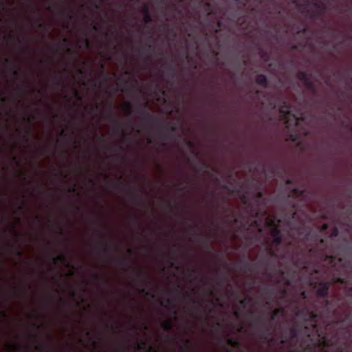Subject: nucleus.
I'll return each mask as SVG.
<instances>
[{
  "mask_svg": "<svg viewBox=\"0 0 352 352\" xmlns=\"http://www.w3.org/2000/svg\"><path fill=\"white\" fill-rule=\"evenodd\" d=\"M204 6L208 10L207 15H210L213 13V12H212L213 6L210 2H204Z\"/></svg>",
  "mask_w": 352,
  "mask_h": 352,
  "instance_id": "obj_22",
  "label": "nucleus"
},
{
  "mask_svg": "<svg viewBox=\"0 0 352 352\" xmlns=\"http://www.w3.org/2000/svg\"><path fill=\"white\" fill-rule=\"evenodd\" d=\"M11 346L15 350H19L21 349V345L19 344H13Z\"/></svg>",
  "mask_w": 352,
  "mask_h": 352,
  "instance_id": "obj_39",
  "label": "nucleus"
},
{
  "mask_svg": "<svg viewBox=\"0 0 352 352\" xmlns=\"http://www.w3.org/2000/svg\"><path fill=\"white\" fill-rule=\"evenodd\" d=\"M144 274V272L142 271H138V276H142Z\"/></svg>",
  "mask_w": 352,
  "mask_h": 352,
  "instance_id": "obj_63",
  "label": "nucleus"
},
{
  "mask_svg": "<svg viewBox=\"0 0 352 352\" xmlns=\"http://www.w3.org/2000/svg\"><path fill=\"white\" fill-rule=\"evenodd\" d=\"M305 241L310 243H320V248L324 256L323 265L327 267V273L331 276V281H321L318 283L316 294L321 298L329 296V289L334 283L346 284L352 278V262L338 257V250L333 249V244L324 239H319L316 233L309 232L305 235Z\"/></svg>",
  "mask_w": 352,
  "mask_h": 352,
  "instance_id": "obj_1",
  "label": "nucleus"
},
{
  "mask_svg": "<svg viewBox=\"0 0 352 352\" xmlns=\"http://www.w3.org/2000/svg\"><path fill=\"white\" fill-rule=\"evenodd\" d=\"M270 234L272 236V243L275 245H279L283 241L280 230L278 227H274L270 230Z\"/></svg>",
  "mask_w": 352,
  "mask_h": 352,
  "instance_id": "obj_7",
  "label": "nucleus"
},
{
  "mask_svg": "<svg viewBox=\"0 0 352 352\" xmlns=\"http://www.w3.org/2000/svg\"><path fill=\"white\" fill-rule=\"evenodd\" d=\"M85 45L87 46V47H89L90 46V43H89V41L87 38H85Z\"/></svg>",
  "mask_w": 352,
  "mask_h": 352,
  "instance_id": "obj_44",
  "label": "nucleus"
},
{
  "mask_svg": "<svg viewBox=\"0 0 352 352\" xmlns=\"http://www.w3.org/2000/svg\"><path fill=\"white\" fill-rule=\"evenodd\" d=\"M261 293L263 295H265V298L267 300L266 301V305H270V299L272 297V296L274 294V289L272 287H265L262 289H261Z\"/></svg>",
  "mask_w": 352,
  "mask_h": 352,
  "instance_id": "obj_10",
  "label": "nucleus"
},
{
  "mask_svg": "<svg viewBox=\"0 0 352 352\" xmlns=\"http://www.w3.org/2000/svg\"><path fill=\"white\" fill-rule=\"evenodd\" d=\"M140 293L146 296H150L151 298H154V295L151 294L147 289L143 288L140 290Z\"/></svg>",
  "mask_w": 352,
  "mask_h": 352,
  "instance_id": "obj_28",
  "label": "nucleus"
},
{
  "mask_svg": "<svg viewBox=\"0 0 352 352\" xmlns=\"http://www.w3.org/2000/svg\"><path fill=\"white\" fill-rule=\"evenodd\" d=\"M304 192H305L304 189H300L299 188L294 187L292 190V193L288 195V197H300V196L303 195Z\"/></svg>",
  "mask_w": 352,
  "mask_h": 352,
  "instance_id": "obj_14",
  "label": "nucleus"
},
{
  "mask_svg": "<svg viewBox=\"0 0 352 352\" xmlns=\"http://www.w3.org/2000/svg\"><path fill=\"white\" fill-rule=\"evenodd\" d=\"M93 29L95 30V31H98L99 30V28L98 26L96 25H93Z\"/></svg>",
  "mask_w": 352,
  "mask_h": 352,
  "instance_id": "obj_58",
  "label": "nucleus"
},
{
  "mask_svg": "<svg viewBox=\"0 0 352 352\" xmlns=\"http://www.w3.org/2000/svg\"><path fill=\"white\" fill-rule=\"evenodd\" d=\"M32 325L36 329H40L41 327V325H38L36 323H34Z\"/></svg>",
  "mask_w": 352,
  "mask_h": 352,
  "instance_id": "obj_60",
  "label": "nucleus"
},
{
  "mask_svg": "<svg viewBox=\"0 0 352 352\" xmlns=\"http://www.w3.org/2000/svg\"><path fill=\"white\" fill-rule=\"evenodd\" d=\"M148 351H149L150 352H157V351L153 350V348H152L151 346H149V347H148Z\"/></svg>",
  "mask_w": 352,
  "mask_h": 352,
  "instance_id": "obj_64",
  "label": "nucleus"
},
{
  "mask_svg": "<svg viewBox=\"0 0 352 352\" xmlns=\"http://www.w3.org/2000/svg\"><path fill=\"white\" fill-rule=\"evenodd\" d=\"M268 170H269V172L270 173V174L272 175V177L274 176V174H275V168H274V167L272 165H270L268 167Z\"/></svg>",
  "mask_w": 352,
  "mask_h": 352,
  "instance_id": "obj_32",
  "label": "nucleus"
},
{
  "mask_svg": "<svg viewBox=\"0 0 352 352\" xmlns=\"http://www.w3.org/2000/svg\"><path fill=\"white\" fill-rule=\"evenodd\" d=\"M197 168L200 171H203L204 173H208V166L205 162H200L197 166Z\"/></svg>",
  "mask_w": 352,
  "mask_h": 352,
  "instance_id": "obj_20",
  "label": "nucleus"
},
{
  "mask_svg": "<svg viewBox=\"0 0 352 352\" xmlns=\"http://www.w3.org/2000/svg\"><path fill=\"white\" fill-rule=\"evenodd\" d=\"M253 223L256 227H258L260 226V224L258 223V222L256 219H255Z\"/></svg>",
  "mask_w": 352,
  "mask_h": 352,
  "instance_id": "obj_53",
  "label": "nucleus"
},
{
  "mask_svg": "<svg viewBox=\"0 0 352 352\" xmlns=\"http://www.w3.org/2000/svg\"><path fill=\"white\" fill-rule=\"evenodd\" d=\"M260 211L258 210H257L256 211H254V213L252 214V216H254V217L257 218L260 214Z\"/></svg>",
  "mask_w": 352,
  "mask_h": 352,
  "instance_id": "obj_43",
  "label": "nucleus"
},
{
  "mask_svg": "<svg viewBox=\"0 0 352 352\" xmlns=\"http://www.w3.org/2000/svg\"><path fill=\"white\" fill-rule=\"evenodd\" d=\"M280 313V310L279 309H276L270 314V318L267 320L262 316L255 317V323L263 329L258 330V338L261 340L268 342H274V338H272L274 331L272 328V322Z\"/></svg>",
  "mask_w": 352,
  "mask_h": 352,
  "instance_id": "obj_2",
  "label": "nucleus"
},
{
  "mask_svg": "<svg viewBox=\"0 0 352 352\" xmlns=\"http://www.w3.org/2000/svg\"><path fill=\"white\" fill-rule=\"evenodd\" d=\"M300 330L296 327H291L289 329V335H283L280 340L281 344H286L287 343L292 344L294 339L297 338L299 336Z\"/></svg>",
  "mask_w": 352,
  "mask_h": 352,
  "instance_id": "obj_5",
  "label": "nucleus"
},
{
  "mask_svg": "<svg viewBox=\"0 0 352 352\" xmlns=\"http://www.w3.org/2000/svg\"><path fill=\"white\" fill-rule=\"evenodd\" d=\"M189 271V276H192L193 274L195 273V271L194 270H188Z\"/></svg>",
  "mask_w": 352,
  "mask_h": 352,
  "instance_id": "obj_57",
  "label": "nucleus"
},
{
  "mask_svg": "<svg viewBox=\"0 0 352 352\" xmlns=\"http://www.w3.org/2000/svg\"><path fill=\"white\" fill-rule=\"evenodd\" d=\"M74 95H75V97L77 98L78 100H81V97L77 91H75Z\"/></svg>",
  "mask_w": 352,
  "mask_h": 352,
  "instance_id": "obj_48",
  "label": "nucleus"
},
{
  "mask_svg": "<svg viewBox=\"0 0 352 352\" xmlns=\"http://www.w3.org/2000/svg\"><path fill=\"white\" fill-rule=\"evenodd\" d=\"M146 107L147 103H145L144 105V108L140 109H138V110L141 113L144 120H146L147 122L151 123L155 122L157 121L156 117L154 115L149 113L148 111H147V110L146 109Z\"/></svg>",
  "mask_w": 352,
  "mask_h": 352,
  "instance_id": "obj_9",
  "label": "nucleus"
},
{
  "mask_svg": "<svg viewBox=\"0 0 352 352\" xmlns=\"http://www.w3.org/2000/svg\"><path fill=\"white\" fill-rule=\"evenodd\" d=\"M234 314L236 317L239 318V312L238 311H235L234 312Z\"/></svg>",
  "mask_w": 352,
  "mask_h": 352,
  "instance_id": "obj_62",
  "label": "nucleus"
},
{
  "mask_svg": "<svg viewBox=\"0 0 352 352\" xmlns=\"http://www.w3.org/2000/svg\"><path fill=\"white\" fill-rule=\"evenodd\" d=\"M291 204L292 205L293 208L296 209L297 207V204H296L294 201H292Z\"/></svg>",
  "mask_w": 352,
  "mask_h": 352,
  "instance_id": "obj_56",
  "label": "nucleus"
},
{
  "mask_svg": "<svg viewBox=\"0 0 352 352\" xmlns=\"http://www.w3.org/2000/svg\"><path fill=\"white\" fill-rule=\"evenodd\" d=\"M301 296L303 299H307V293L305 291H302L301 292Z\"/></svg>",
  "mask_w": 352,
  "mask_h": 352,
  "instance_id": "obj_42",
  "label": "nucleus"
},
{
  "mask_svg": "<svg viewBox=\"0 0 352 352\" xmlns=\"http://www.w3.org/2000/svg\"><path fill=\"white\" fill-rule=\"evenodd\" d=\"M114 123H115V125H116V131H119V128H120V122L118 120H114Z\"/></svg>",
  "mask_w": 352,
  "mask_h": 352,
  "instance_id": "obj_37",
  "label": "nucleus"
},
{
  "mask_svg": "<svg viewBox=\"0 0 352 352\" xmlns=\"http://www.w3.org/2000/svg\"><path fill=\"white\" fill-rule=\"evenodd\" d=\"M111 185L114 188L118 189L120 187V184H118L117 182H112Z\"/></svg>",
  "mask_w": 352,
  "mask_h": 352,
  "instance_id": "obj_35",
  "label": "nucleus"
},
{
  "mask_svg": "<svg viewBox=\"0 0 352 352\" xmlns=\"http://www.w3.org/2000/svg\"><path fill=\"white\" fill-rule=\"evenodd\" d=\"M311 78H312V75L309 77L305 82H304V84H305V86L310 89V90H312V91H315L316 90V87H315V84L314 83V82L311 80Z\"/></svg>",
  "mask_w": 352,
  "mask_h": 352,
  "instance_id": "obj_16",
  "label": "nucleus"
},
{
  "mask_svg": "<svg viewBox=\"0 0 352 352\" xmlns=\"http://www.w3.org/2000/svg\"><path fill=\"white\" fill-rule=\"evenodd\" d=\"M186 144H187V146L190 148H192L194 146L193 142L190 140L186 141Z\"/></svg>",
  "mask_w": 352,
  "mask_h": 352,
  "instance_id": "obj_41",
  "label": "nucleus"
},
{
  "mask_svg": "<svg viewBox=\"0 0 352 352\" xmlns=\"http://www.w3.org/2000/svg\"><path fill=\"white\" fill-rule=\"evenodd\" d=\"M346 295L348 297L352 298V285L347 287Z\"/></svg>",
  "mask_w": 352,
  "mask_h": 352,
  "instance_id": "obj_30",
  "label": "nucleus"
},
{
  "mask_svg": "<svg viewBox=\"0 0 352 352\" xmlns=\"http://www.w3.org/2000/svg\"><path fill=\"white\" fill-rule=\"evenodd\" d=\"M118 262H119L120 265H125V261L124 259H120V260H118Z\"/></svg>",
  "mask_w": 352,
  "mask_h": 352,
  "instance_id": "obj_51",
  "label": "nucleus"
},
{
  "mask_svg": "<svg viewBox=\"0 0 352 352\" xmlns=\"http://www.w3.org/2000/svg\"><path fill=\"white\" fill-rule=\"evenodd\" d=\"M256 83L264 88L268 87V80L265 75L264 74H258L256 77Z\"/></svg>",
  "mask_w": 352,
  "mask_h": 352,
  "instance_id": "obj_11",
  "label": "nucleus"
},
{
  "mask_svg": "<svg viewBox=\"0 0 352 352\" xmlns=\"http://www.w3.org/2000/svg\"><path fill=\"white\" fill-rule=\"evenodd\" d=\"M142 13H143V16H144V14H146V13H150V12H149V9H148V6H147V5H145V6L143 7V8H142Z\"/></svg>",
  "mask_w": 352,
  "mask_h": 352,
  "instance_id": "obj_33",
  "label": "nucleus"
},
{
  "mask_svg": "<svg viewBox=\"0 0 352 352\" xmlns=\"http://www.w3.org/2000/svg\"><path fill=\"white\" fill-rule=\"evenodd\" d=\"M98 108H99V105H98V104L96 102V103H95V104H94V107H93V109H92V111H97V110H98Z\"/></svg>",
  "mask_w": 352,
  "mask_h": 352,
  "instance_id": "obj_45",
  "label": "nucleus"
},
{
  "mask_svg": "<svg viewBox=\"0 0 352 352\" xmlns=\"http://www.w3.org/2000/svg\"><path fill=\"white\" fill-rule=\"evenodd\" d=\"M266 252H267V254L271 257H274V258L277 257V254H276V252L271 247L267 246L266 248Z\"/></svg>",
  "mask_w": 352,
  "mask_h": 352,
  "instance_id": "obj_24",
  "label": "nucleus"
},
{
  "mask_svg": "<svg viewBox=\"0 0 352 352\" xmlns=\"http://www.w3.org/2000/svg\"><path fill=\"white\" fill-rule=\"evenodd\" d=\"M108 108H109V111H110V113H111L110 118H112L114 116L115 113H114V112L113 111V106H112V102H111V101H110V102H109Z\"/></svg>",
  "mask_w": 352,
  "mask_h": 352,
  "instance_id": "obj_29",
  "label": "nucleus"
},
{
  "mask_svg": "<svg viewBox=\"0 0 352 352\" xmlns=\"http://www.w3.org/2000/svg\"><path fill=\"white\" fill-rule=\"evenodd\" d=\"M126 252H127L129 254H133V250H132V249H131V248H128V249H126Z\"/></svg>",
  "mask_w": 352,
  "mask_h": 352,
  "instance_id": "obj_52",
  "label": "nucleus"
},
{
  "mask_svg": "<svg viewBox=\"0 0 352 352\" xmlns=\"http://www.w3.org/2000/svg\"><path fill=\"white\" fill-rule=\"evenodd\" d=\"M263 197V192L260 190L258 192V199H260Z\"/></svg>",
  "mask_w": 352,
  "mask_h": 352,
  "instance_id": "obj_55",
  "label": "nucleus"
},
{
  "mask_svg": "<svg viewBox=\"0 0 352 352\" xmlns=\"http://www.w3.org/2000/svg\"><path fill=\"white\" fill-rule=\"evenodd\" d=\"M247 302H248V300L247 298H243L240 300V304L242 305V306H245L247 305Z\"/></svg>",
  "mask_w": 352,
  "mask_h": 352,
  "instance_id": "obj_38",
  "label": "nucleus"
},
{
  "mask_svg": "<svg viewBox=\"0 0 352 352\" xmlns=\"http://www.w3.org/2000/svg\"><path fill=\"white\" fill-rule=\"evenodd\" d=\"M286 184H289V185L292 184V180L291 179H287L286 180Z\"/></svg>",
  "mask_w": 352,
  "mask_h": 352,
  "instance_id": "obj_54",
  "label": "nucleus"
},
{
  "mask_svg": "<svg viewBox=\"0 0 352 352\" xmlns=\"http://www.w3.org/2000/svg\"><path fill=\"white\" fill-rule=\"evenodd\" d=\"M309 6V3H305V4H298V7L299 8H301V7H304V8H306Z\"/></svg>",
  "mask_w": 352,
  "mask_h": 352,
  "instance_id": "obj_50",
  "label": "nucleus"
},
{
  "mask_svg": "<svg viewBox=\"0 0 352 352\" xmlns=\"http://www.w3.org/2000/svg\"><path fill=\"white\" fill-rule=\"evenodd\" d=\"M159 129L160 130H168L170 131V132L173 133H175L177 131V126H175V125H170L169 124H166V125H164L162 124H159Z\"/></svg>",
  "mask_w": 352,
  "mask_h": 352,
  "instance_id": "obj_13",
  "label": "nucleus"
},
{
  "mask_svg": "<svg viewBox=\"0 0 352 352\" xmlns=\"http://www.w3.org/2000/svg\"><path fill=\"white\" fill-rule=\"evenodd\" d=\"M338 230L336 228H335L331 234V237H336L338 236Z\"/></svg>",
  "mask_w": 352,
  "mask_h": 352,
  "instance_id": "obj_34",
  "label": "nucleus"
},
{
  "mask_svg": "<svg viewBox=\"0 0 352 352\" xmlns=\"http://www.w3.org/2000/svg\"><path fill=\"white\" fill-rule=\"evenodd\" d=\"M148 49L150 50H153L154 47L152 45L149 44V45H148Z\"/></svg>",
  "mask_w": 352,
  "mask_h": 352,
  "instance_id": "obj_59",
  "label": "nucleus"
},
{
  "mask_svg": "<svg viewBox=\"0 0 352 352\" xmlns=\"http://www.w3.org/2000/svg\"><path fill=\"white\" fill-rule=\"evenodd\" d=\"M342 322V321H341V320H336V321H333V322L334 324L337 325V324L341 323Z\"/></svg>",
  "mask_w": 352,
  "mask_h": 352,
  "instance_id": "obj_61",
  "label": "nucleus"
},
{
  "mask_svg": "<svg viewBox=\"0 0 352 352\" xmlns=\"http://www.w3.org/2000/svg\"><path fill=\"white\" fill-rule=\"evenodd\" d=\"M318 336L324 340L323 343L325 346H334L336 349V352H349V349L351 348V343L347 340L340 342L338 339H336V341H333L331 339H327L322 335V332L318 333Z\"/></svg>",
  "mask_w": 352,
  "mask_h": 352,
  "instance_id": "obj_3",
  "label": "nucleus"
},
{
  "mask_svg": "<svg viewBox=\"0 0 352 352\" xmlns=\"http://www.w3.org/2000/svg\"><path fill=\"white\" fill-rule=\"evenodd\" d=\"M204 245V248L206 249V250H209L210 248V246H211V244L209 242V240L208 239H201Z\"/></svg>",
  "mask_w": 352,
  "mask_h": 352,
  "instance_id": "obj_26",
  "label": "nucleus"
},
{
  "mask_svg": "<svg viewBox=\"0 0 352 352\" xmlns=\"http://www.w3.org/2000/svg\"><path fill=\"white\" fill-rule=\"evenodd\" d=\"M92 276L97 281L100 280V276L98 274H93Z\"/></svg>",
  "mask_w": 352,
  "mask_h": 352,
  "instance_id": "obj_40",
  "label": "nucleus"
},
{
  "mask_svg": "<svg viewBox=\"0 0 352 352\" xmlns=\"http://www.w3.org/2000/svg\"><path fill=\"white\" fill-rule=\"evenodd\" d=\"M323 303H324V307L327 308L330 305V300L328 299V298H323Z\"/></svg>",
  "mask_w": 352,
  "mask_h": 352,
  "instance_id": "obj_31",
  "label": "nucleus"
},
{
  "mask_svg": "<svg viewBox=\"0 0 352 352\" xmlns=\"http://www.w3.org/2000/svg\"><path fill=\"white\" fill-rule=\"evenodd\" d=\"M279 112L282 115L284 119L291 115V105L286 100L281 99L279 100Z\"/></svg>",
  "mask_w": 352,
  "mask_h": 352,
  "instance_id": "obj_6",
  "label": "nucleus"
},
{
  "mask_svg": "<svg viewBox=\"0 0 352 352\" xmlns=\"http://www.w3.org/2000/svg\"><path fill=\"white\" fill-rule=\"evenodd\" d=\"M303 352H314L315 349V344H300L299 347Z\"/></svg>",
  "mask_w": 352,
  "mask_h": 352,
  "instance_id": "obj_12",
  "label": "nucleus"
},
{
  "mask_svg": "<svg viewBox=\"0 0 352 352\" xmlns=\"http://www.w3.org/2000/svg\"><path fill=\"white\" fill-rule=\"evenodd\" d=\"M162 327L165 331H170L173 328V323L171 320H167L162 323Z\"/></svg>",
  "mask_w": 352,
  "mask_h": 352,
  "instance_id": "obj_17",
  "label": "nucleus"
},
{
  "mask_svg": "<svg viewBox=\"0 0 352 352\" xmlns=\"http://www.w3.org/2000/svg\"><path fill=\"white\" fill-rule=\"evenodd\" d=\"M256 264L252 263H246L243 266L242 270L243 271H248L250 272H253L254 269L256 267Z\"/></svg>",
  "mask_w": 352,
  "mask_h": 352,
  "instance_id": "obj_19",
  "label": "nucleus"
},
{
  "mask_svg": "<svg viewBox=\"0 0 352 352\" xmlns=\"http://www.w3.org/2000/svg\"><path fill=\"white\" fill-rule=\"evenodd\" d=\"M228 342L229 344H230V345H232L233 346H236L237 347L239 345V342L237 340L233 339V338H229L228 340Z\"/></svg>",
  "mask_w": 352,
  "mask_h": 352,
  "instance_id": "obj_25",
  "label": "nucleus"
},
{
  "mask_svg": "<svg viewBox=\"0 0 352 352\" xmlns=\"http://www.w3.org/2000/svg\"><path fill=\"white\" fill-rule=\"evenodd\" d=\"M130 197L133 201H137L140 200V197H139V195L134 192L130 193Z\"/></svg>",
  "mask_w": 352,
  "mask_h": 352,
  "instance_id": "obj_27",
  "label": "nucleus"
},
{
  "mask_svg": "<svg viewBox=\"0 0 352 352\" xmlns=\"http://www.w3.org/2000/svg\"><path fill=\"white\" fill-rule=\"evenodd\" d=\"M98 234L101 238V242L100 243V245L98 247V252L106 254L110 252L111 247L105 240L104 234L100 231H98Z\"/></svg>",
  "mask_w": 352,
  "mask_h": 352,
  "instance_id": "obj_8",
  "label": "nucleus"
},
{
  "mask_svg": "<svg viewBox=\"0 0 352 352\" xmlns=\"http://www.w3.org/2000/svg\"><path fill=\"white\" fill-rule=\"evenodd\" d=\"M15 252H16L17 256H22V251L19 249H15Z\"/></svg>",
  "mask_w": 352,
  "mask_h": 352,
  "instance_id": "obj_46",
  "label": "nucleus"
},
{
  "mask_svg": "<svg viewBox=\"0 0 352 352\" xmlns=\"http://www.w3.org/2000/svg\"><path fill=\"white\" fill-rule=\"evenodd\" d=\"M143 20L145 23H150L153 21L151 14L150 13H146V14L143 16Z\"/></svg>",
  "mask_w": 352,
  "mask_h": 352,
  "instance_id": "obj_23",
  "label": "nucleus"
},
{
  "mask_svg": "<svg viewBox=\"0 0 352 352\" xmlns=\"http://www.w3.org/2000/svg\"><path fill=\"white\" fill-rule=\"evenodd\" d=\"M124 109L126 113V115L129 116L131 114L133 105L130 102H126L123 105Z\"/></svg>",
  "mask_w": 352,
  "mask_h": 352,
  "instance_id": "obj_21",
  "label": "nucleus"
},
{
  "mask_svg": "<svg viewBox=\"0 0 352 352\" xmlns=\"http://www.w3.org/2000/svg\"><path fill=\"white\" fill-rule=\"evenodd\" d=\"M296 315L297 316H305V320L311 325L312 329L318 332V322L319 319V314L313 313L309 311L307 308L298 309Z\"/></svg>",
  "mask_w": 352,
  "mask_h": 352,
  "instance_id": "obj_4",
  "label": "nucleus"
},
{
  "mask_svg": "<svg viewBox=\"0 0 352 352\" xmlns=\"http://www.w3.org/2000/svg\"><path fill=\"white\" fill-rule=\"evenodd\" d=\"M52 261L54 264L56 265L59 262H64V263L66 262L67 258L65 255L62 254V255H60L58 256H52Z\"/></svg>",
  "mask_w": 352,
  "mask_h": 352,
  "instance_id": "obj_18",
  "label": "nucleus"
},
{
  "mask_svg": "<svg viewBox=\"0 0 352 352\" xmlns=\"http://www.w3.org/2000/svg\"><path fill=\"white\" fill-rule=\"evenodd\" d=\"M311 76V74H308L307 72L302 71L298 72L297 74L298 79L303 82Z\"/></svg>",
  "mask_w": 352,
  "mask_h": 352,
  "instance_id": "obj_15",
  "label": "nucleus"
},
{
  "mask_svg": "<svg viewBox=\"0 0 352 352\" xmlns=\"http://www.w3.org/2000/svg\"><path fill=\"white\" fill-rule=\"evenodd\" d=\"M23 119L28 122L30 123L32 121V119L29 116H25L23 118Z\"/></svg>",
  "mask_w": 352,
  "mask_h": 352,
  "instance_id": "obj_47",
  "label": "nucleus"
},
{
  "mask_svg": "<svg viewBox=\"0 0 352 352\" xmlns=\"http://www.w3.org/2000/svg\"><path fill=\"white\" fill-rule=\"evenodd\" d=\"M133 220L135 221V222H136V223H139V219H138V217L136 215H135V214H134V215L133 216Z\"/></svg>",
  "mask_w": 352,
  "mask_h": 352,
  "instance_id": "obj_49",
  "label": "nucleus"
},
{
  "mask_svg": "<svg viewBox=\"0 0 352 352\" xmlns=\"http://www.w3.org/2000/svg\"><path fill=\"white\" fill-rule=\"evenodd\" d=\"M314 7H316V8H318V9H320V8L324 9V8L323 7L322 4V3H320L315 2V3H314Z\"/></svg>",
  "mask_w": 352,
  "mask_h": 352,
  "instance_id": "obj_36",
  "label": "nucleus"
}]
</instances>
